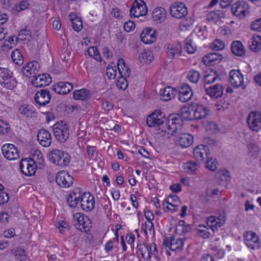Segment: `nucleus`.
Wrapping results in <instances>:
<instances>
[{"label":"nucleus","mask_w":261,"mask_h":261,"mask_svg":"<svg viewBox=\"0 0 261 261\" xmlns=\"http://www.w3.org/2000/svg\"><path fill=\"white\" fill-rule=\"evenodd\" d=\"M18 35L19 36L22 37L21 39L23 40H30L32 38L31 32L30 30L27 29V27L20 30Z\"/></svg>","instance_id":"e2e57ef3"},{"label":"nucleus","mask_w":261,"mask_h":261,"mask_svg":"<svg viewBox=\"0 0 261 261\" xmlns=\"http://www.w3.org/2000/svg\"><path fill=\"white\" fill-rule=\"evenodd\" d=\"M171 15L177 19L185 17L188 14L187 7L183 3H175L171 5L170 7Z\"/></svg>","instance_id":"9b49d317"},{"label":"nucleus","mask_w":261,"mask_h":261,"mask_svg":"<svg viewBox=\"0 0 261 261\" xmlns=\"http://www.w3.org/2000/svg\"><path fill=\"white\" fill-rule=\"evenodd\" d=\"M57 184L61 188H69L73 182V178L65 171L58 172L56 176Z\"/></svg>","instance_id":"9d476101"},{"label":"nucleus","mask_w":261,"mask_h":261,"mask_svg":"<svg viewBox=\"0 0 261 261\" xmlns=\"http://www.w3.org/2000/svg\"><path fill=\"white\" fill-rule=\"evenodd\" d=\"M48 157L52 163L61 167L67 166L71 160V156L68 153L57 149H53Z\"/></svg>","instance_id":"f257e3e1"},{"label":"nucleus","mask_w":261,"mask_h":261,"mask_svg":"<svg viewBox=\"0 0 261 261\" xmlns=\"http://www.w3.org/2000/svg\"><path fill=\"white\" fill-rule=\"evenodd\" d=\"M194 111V119L199 120L206 118L210 114L208 109L201 105H196Z\"/></svg>","instance_id":"cd10ccee"},{"label":"nucleus","mask_w":261,"mask_h":261,"mask_svg":"<svg viewBox=\"0 0 261 261\" xmlns=\"http://www.w3.org/2000/svg\"><path fill=\"white\" fill-rule=\"evenodd\" d=\"M140 38L144 43L151 44L156 39L155 31L152 28H146L142 32Z\"/></svg>","instance_id":"b1692460"},{"label":"nucleus","mask_w":261,"mask_h":261,"mask_svg":"<svg viewBox=\"0 0 261 261\" xmlns=\"http://www.w3.org/2000/svg\"><path fill=\"white\" fill-rule=\"evenodd\" d=\"M4 156L9 160H15L19 158V152L17 148L12 144H6L2 147Z\"/></svg>","instance_id":"f8f14e48"},{"label":"nucleus","mask_w":261,"mask_h":261,"mask_svg":"<svg viewBox=\"0 0 261 261\" xmlns=\"http://www.w3.org/2000/svg\"><path fill=\"white\" fill-rule=\"evenodd\" d=\"M147 13V9L144 2L142 0H135L129 10L130 16L138 18L146 15Z\"/></svg>","instance_id":"0eeeda50"},{"label":"nucleus","mask_w":261,"mask_h":261,"mask_svg":"<svg viewBox=\"0 0 261 261\" xmlns=\"http://www.w3.org/2000/svg\"><path fill=\"white\" fill-rule=\"evenodd\" d=\"M200 73L195 70H191L188 72L187 79L193 83H197L200 79Z\"/></svg>","instance_id":"3c124183"},{"label":"nucleus","mask_w":261,"mask_h":261,"mask_svg":"<svg viewBox=\"0 0 261 261\" xmlns=\"http://www.w3.org/2000/svg\"><path fill=\"white\" fill-rule=\"evenodd\" d=\"M88 54L90 56L92 57L98 61H100L101 60L100 55L96 47H90L88 49Z\"/></svg>","instance_id":"5fc2aeb1"},{"label":"nucleus","mask_w":261,"mask_h":261,"mask_svg":"<svg viewBox=\"0 0 261 261\" xmlns=\"http://www.w3.org/2000/svg\"><path fill=\"white\" fill-rule=\"evenodd\" d=\"M193 155L197 162L200 163L204 159H208L210 153L207 146L200 145L194 148Z\"/></svg>","instance_id":"f3484780"},{"label":"nucleus","mask_w":261,"mask_h":261,"mask_svg":"<svg viewBox=\"0 0 261 261\" xmlns=\"http://www.w3.org/2000/svg\"><path fill=\"white\" fill-rule=\"evenodd\" d=\"M232 53L237 56L243 57L245 55V49L242 43L240 41H234L231 45Z\"/></svg>","instance_id":"e433bc0d"},{"label":"nucleus","mask_w":261,"mask_h":261,"mask_svg":"<svg viewBox=\"0 0 261 261\" xmlns=\"http://www.w3.org/2000/svg\"><path fill=\"white\" fill-rule=\"evenodd\" d=\"M176 90L170 87H167L160 90V98L163 101H168L176 96Z\"/></svg>","instance_id":"7c9ffc66"},{"label":"nucleus","mask_w":261,"mask_h":261,"mask_svg":"<svg viewBox=\"0 0 261 261\" xmlns=\"http://www.w3.org/2000/svg\"><path fill=\"white\" fill-rule=\"evenodd\" d=\"M19 168L23 174L31 176L36 173L37 166L34 160L30 158H24L21 160Z\"/></svg>","instance_id":"423d86ee"},{"label":"nucleus","mask_w":261,"mask_h":261,"mask_svg":"<svg viewBox=\"0 0 261 261\" xmlns=\"http://www.w3.org/2000/svg\"><path fill=\"white\" fill-rule=\"evenodd\" d=\"M81 193L80 189H74L68 195L67 202L71 207H75L77 204L80 201Z\"/></svg>","instance_id":"c85d7f7f"},{"label":"nucleus","mask_w":261,"mask_h":261,"mask_svg":"<svg viewBox=\"0 0 261 261\" xmlns=\"http://www.w3.org/2000/svg\"><path fill=\"white\" fill-rule=\"evenodd\" d=\"M222 59V56L217 53L213 52L207 54L203 58V61L205 64L213 65L220 62Z\"/></svg>","instance_id":"72a5a7b5"},{"label":"nucleus","mask_w":261,"mask_h":261,"mask_svg":"<svg viewBox=\"0 0 261 261\" xmlns=\"http://www.w3.org/2000/svg\"><path fill=\"white\" fill-rule=\"evenodd\" d=\"M166 120V118L162 116L160 112H154L149 115L147 118L146 123L150 127L163 125Z\"/></svg>","instance_id":"dca6fc26"},{"label":"nucleus","mask_w":261,"mask_h":261,"mask_svg":"<svg viewBox=\"0 0 261 261\" xmlns=\"http://www.w3.org/2000/svg\"><path fill=\"white\" fill-rule=\"evenodd\" d=\"M219 179L220 180V184L227 185L230 180L229 172L225 171L219 175Z\"/></svg>","instance_id":"052dcab7"},{"label":"nucleus","mask_w":261,"mask_h":261,"mask_svg":"<svg viewBox=\"0 0 261 261\" xmlns=\"http://www.w3.org/2000/svg\"><path fill=\"white\" fill-rule=\"evenodd\" d=\"M152 54V53L149 50H144L139 55V58L142 62L146 64L150 63L153 58Z\"/></svg>","instance_id":"8fccbe9b"},{"label":"nucleus","mask_w":261,"mask_h":261,"mask_svg":"<svg viewBox=\"0 0 261 261\" xmlns=\"http://www.w3.org/2000/svg\"><path fill=\"white\" fill-rule=\"evenodd\" d=\"M225 222V214L221 215L219 217H216L211 216L207 219V225L214 231L215 229L222 226Z\"/></svg>","instance_id":"5701e85b"},{"label":"nucleus","mask_w":261,"mask_h":261,"mask_svg":"<svg viewBox=\"0 0 261 261\" xmlns=\"http://www.w3.org/2000/svg\"><path fill=\"white\" fill-rule=\"evenodd\" d=\"M29 7V4L27 1H21L18 5H15L16 10L17 12L24 10L28 8Z\"/></svg>","instance_id":"69168bd1"},{"label":"nucleus","mask_w":261,"mask_h":261,"mask_svg":"<svg viewBox=\"0 0 261 261\" xmlns=\"http://www.w3.org/2000/svg\"><path fill=\"white\" fill-rule=\"evenodd\" d=\"M51 96V95L48 90L41 89L36 92L34 96V99L38 104L45 106L49 102Z\"/></svg>","instance_id":"a211bd4d"},{"label":"nucleus","mask_w":261,"mask_h":261,"mask_svg":"<svg viewBox=\"0 0 261 261\" xmlns=\"http://www.w3.org/2000/svg\"><path fill=\"white\" fill-rule=\"evenodd\" d=\"M224 47L225 43L219 39H215L211 46V48L215 50H222Z\"/></svg>","instance_id":"13d9d810"},{"label":"nucleus","mask_w":261,"mask_h":261,"mask_svg":"<svg viewBox=\"0 0 261 261\" xmlns=\"http://www.w3.org/2000/svg\"><path fill=\"white\" fill-rule=\"evenodd\" d=\"M71 83L65 82H60L53 86V90L59 94H66L72 89Z\"/></svg>","instance_id":"bb28decb"},{"label":"nucleus","mask_w":261,"mask_h":261,"mask_svg":"<svg viewBox=\"0 0 261 261\" xmlns=\"http://www.w3.org/2000/svg\"><path fill=\"white\" fill-rule=\"evenodd\" d=\"M192 109L190 107H183L180 110L181 118L185 120H192L194 119V115H192Z\"/></svg>","instance_id":"c03bdc74"},{"label":"nucleus","mask_w":261,"mask_h":261,"mask_svg":"<svg viewBox=\"0 0 261 261\" xmlns=\"http://www.w3.org/2000/svg\"><path fill=\"white\" fill-rule=\"evenodd\" d=\"M166 52L168 58L173 59L176 55H180L181 46L178 43H168L165 45Z\"/></svg>","instance_id":"393cba45"},{"label":"nucleus","mask_w":261,"mask_h":261,"mask_svg":"<svg viewBox=\"0 0 261 261\" xmlns=\"http://www.w3.org/2000/svg\"><path fill=\"white\" fill-rule=\"evenodd\" d=\"M53 130L56 140L60 143L65 142L69 138L68 125L63 121L55 123L53 126Z\"/></svg>","instance_id":"20e7f679"},{"label":"nucleus","mask_w":261,"mask_h":261,"mask_svg":"<svg viewBox=\"0 0 261 261\" xmlns=\"http://www.w3.org/2000/svg\"><path fill=\"white\" fill-rule=\"evenodd\" d=\"M166 17V12L162 7L156 8L153 10L152 18L153 21L156 23L164 21Z\"/></svg>","instance_id":"2f4dec72"},{"label":"nucleus","mask_w":261,"mask_h":261,"mask_svg":"<svg viewBox=\"0 0 261 261\" xmlns=\"http://www.w3.org/2000/svg\"><path fill=\"white\" fill-rule=\"evenodd\" d=\"M259 153L260 148L258 145L254 143H251L248 145L246 154L250 161L257 159Z\"/></svg>","instance_id":"473e14b6"},{"label":"nucleus","mask_w":261,"mask_h":261,"mask_svg":"<svg viewBox=\"0 0 261 261\" xmlns=\"http://www.w3.org/2000/svg\"><path fill=\"white\" fill-rule=\"evenodd\" d=\"M199 163L190 161L185 163L184 165L185 171L189 174H193L199 168Z\"/></svg>","instance_id":"79ce46f5"},{"label":"nucleus","mask_w":261,"mask_h":261,"mask_svg":"<svg viewBox=\"0 0 261 261\" xmlns=\"http://www.w3.org/2000/svg\"><path fill=\"white\" fill-rule=\"evenodd\" d=\"M247 123L250 129L257 132L261 129V114L258 112H251L247 118Z\"/></svg>","instance_id":"1a4fd4ad"},{"label":"nucleus","mask_w":261,"mask_h":261,"mask_svg":"<svg viewBox=\"0 0 261 261\" xmlns=\"http://www.w3.org/2000/svg\"><path fill=\"white\" fill-rule=\"evenodd\" d=\"M224 87L218 83L213 87H210L206 89V93L211 97L217 98L223 94Z\"/></svg>","instance_id":"c756f323"},{"label":"nucleus","mask_w":261,"mask_h":261,"mask_svg":"<svg viewBox=\"0 0 261 261\" xmlns=\"http://www.w3.org/2000/svg\"><path fill=\"white\" fill-rule=\"evenodd\" d=\"M232 13L237 16L243 17L245 16V2L238 1L231 6Z\"/></svg>","instance_id":"4c0bfd02"},{"label":"nucleus","mask_w":261,"mask_h":261,"mask_svg":"<svg viewBox=\"0 0 261 261\" xmlns=\"http://www.w3.org/2000/svg\"><path fill=\"white\" fill-rule=\"evenodd\" d=\"M117 68L120 76L129 77L131 71L122 58H119L117 62Z\"/></svg>","instance_id":"c9c22d12"},{"label":"nucleus","mask_w":261,"mask_h":261,"mask_svg":"<svg viewBox=\"0 0 261 261\" xmlns=\"http://www.w3.org/2000/svg\"><path fill=\"white\" fill-rule=\"evenodd\" d=\"M89 96V91L85 89L74 91L73 97L75 99L85 100Z\"/></svg>","instance_id":"37998d69"},{"label":"nucleus","mask_w":261,"mask_h":261,"mask_svg":"<svg viewBox=\"0 0 261 261\" xmlns=\"http://www.w3.org/2000/svg\"><path fill=\"white\" fill-rule=\"evenodd\" d=\"M229 81L233 87L239 88L243 86L244 76L239 70H232L229 72Z\"/></svg>","instance_id":"6ab92c4d"},{"label":"nucleus","mask_w":261,"mask_h":261,"mask_svg":"<svg viewBox=\"0 0 261 261\" xmlns=\"http://www.w3.org/2000/svg\"><path fill=\"white\" fill-rule=\"evenodd\" d=\"M129 77H124L123 76L118 77L116 82L117 87L120 89L125 90L128 86L127 79Z\"/></svg>","instance_id":"603ef678"},{"label":"nucleus","mask_w":261,"mask_h":261,"mask_svg":"<svg viewBox=\"0 0 261 261\" xmlns=\"http://www.w3.org/2000/svg\"><path fill=\"white\" fill-rule=\"evenodd\" d=\"M106 75L110 80L114 79L116 76V70L112 66L109 65L106 69Z\"/></svg>","instance_id":"0e129e2a"},{"label":"nucleus","mask_w":261,"mask_h":261,"mask_svg":"<svg viewBox=\"0 0 261 261\" xmlns=\"http://www.w3.org/2000/svg\"><path fill=\"white\" fill-rule=\"evenodd\" d=\"M147 255H149L150 257V261H151V258L153 256L156 259H157L158 252L156 249V246L155 243H152L148 247V252L147 253Z\"/></svg>","instance_id":"6e6d98bb"},{"label":"nucleus","mask_w":261,"mask_h":261,"mask_svg":"<svg viewBox=\"0 0 261 261\" xmlns=\"http://www.w3.org/2000/svg\"><path fill=\"white\" fill-rule=\"evenodd\" d=\"M248 46L251 51L257 53L261 49V36L254 35L250 41L248 42Z\"/></svg>","instance_id":"f704fd0d"},{"label":"nucleus","mask_w":261,"mask_h":261,"mask_svg":"<svg viewBox=\"0 0 261 261\" xmlns=\"http://www.w3.org/2000/svg\"><path fill=\"white\" fill-rule=\"evenodd\" d=\"M17 82L13 76V72L6 68H0V85L4 88L13 90L17 86Z\"/></svg>","instance_id":"f03ea898"},{"label":"nucleus","mask_w":261,"mask_h":261,"mask_svg":"<svg viewBox=\"0 0 261 261\" xmlns=\"http://www.w3.org/2000/svg\"><path fill=\"white\" fill-rule=\"evenodd\" d=\"M217 164L216 160L209 156V158L206 159L205 167L209 170L214 171L217 168Z\"/></svg>","instance_id":"bf43d9fd"},{"label":"nucleus","mask_w":261,"mask_h":261,"mask_svg":"<svg viewBox=\"0 0 261 261\" xmlns=\"http://www.w3.org/2000/svg\"><path fill=\"white\" fill-rule=\"evenodd\" d=\"M18 110L20 114L25 117H32L35 111L33 106L28 104L21 105Z\"/></svg>","instance_id":"58836bf2"},{"label":"nucleus","mask_w":261,"mask_h":261,"mask_svg":"<svg viewBox=\"0 0 261 261\" xmlns=\"http://www.w3.org/2000/svg\"><path fill=\"white\" fill-rule=\"evenodd\" d=\"M208 228L202 225H200L198 226V228L197 229V231L198 234L202 237L204 239H206L209 238L210 233L208 231Z\"/></svg>","instance_id":"4d7b16f0"},{"label":"nucleus","mask_w":261,"mask_h":261,"mask_svg":"<svg viewBox=\"0 0 261 261\" xmlns=\"http://www.w3.org/2000/svg\"><path fill=\"white\" fill-rule=\"evenodd\" d=\"M163 244L172 251H179L182 249L184 243L180 238L170 236L164 238Z\"/></svg>","instance_id":"6e6552de"},{"label":"nucleus","mask_w":261,"mask_h":261,"mask_svg":"<svg viewBox=\"0 0 261 261\" xmlns=\"http://www.w3.org/2000/svg\"><path fill=\"white\" fill-rule=\"evenodd\" d=\"M11 58L14 63L19 65H22L24 61L23 57L18 49H15L12 51Z\"/></svg>","instance_id":"49530a36"},{"label":"nucleus","mask_w":261,"mask_h":261,"mask_svg":"<svg viewBox=\"0 0 261 261\" xmlns=\"http://www.w3.org/2000/svg\"><path fill=\"white\" fill-rule=\"evenodd\" d=\"M37 138L39 144L43 147H48L51 144V134L45 129L42 128L38 131Z\"/></svg>","instance_id":"412c9836"},{"label":"nucleus","mask_w":261,"mask_h":261,"mask_svg":"<svg viewBox=\"0 0 261 261\" xmlns=\"http://www.w3.org/2000/svg\"><path fill=\"white\" fill-rule=\"evenodd\" d=\"M12 253L15 256L16 259L20 261H24L27 259V255L24 249L18 246L11 250Z\"/></svg>","instance_id":"a19ab883"},{"label":"nucleus","mask_w":261,"mask_h":261,"mask_svg":"<svg viewBox=\"0 0 261 261\" xmlns=\"http://www.w3.org/2000/svg\"><path fill=\"white\" fill-rule=\"evenodd\" d=\"M193 96V91L191 87L187 84L182 83L178 93V99L182 102L190 100Z\"/></svg>","instance_id":"aec40b11"},{"label":"nucleus","mask_w":261,"mask_h":261,"mask_svg":"<svg viewBox=\"0 0 261 261\" xmlns=\"http://www.w3.org/2000/svg\"><path fill=\"white\" fill-rule=\"evenodd\" d=\"M51 82L50 75L47 74H42L35 75L32 81V85L36 87H45Z\"/></svg>","instance_id":"4be33fe9"},{"label":"nucleus","mask_w":261,"mask_h":261,"mask_svg":"<svg viewBox=\"0 0 261 261\" xmlns=\"http://www.w3.org/2000/svg\"><path fill=\"white\" fill-rule=\"evenodd\" d=\"M184 48L189 54H194L196 50V46L193 44L190 38H187L185 40Z\"/></svg>","instance_id":"09e8293b"},{"label":"nucleus","mask_w":261,"mask_h":261,"mask_svg":"<svg viewBox=\"0 0 261 261\" xmlns=\"http://www.w3.org/2000/svg\"><path fill=\"white\" fill-rule=\"evenodd\" d=\"M70 20L72 28L75 31L79 32L82 29L83 27L82 22L79 17L75 16L73 18H71Z\"/></svg>","instance_id":"864d4df0"},{"label":"nucleus","mask_w":261,"mask_h":261,"mask_svg":"<svg viewBox=\"0 0 261 261\" xmlns=\"http://www.w3.org/2000/svg\"><path fill=\"white\" fill-rule=\"evenodd\" d=\"M73 223L77 229L85 232L89 231L92 226L89 218L80 213L73 215Z\"/></svg>","instance_id":"39448f33"},{"label":"nucleus","mask_w":261,"mask_h":261,"mask_svg":"<svg viewBox=\"0 0 261 261\" xmlns=\"http://www.w3.org/2000/svg\"><path fill=\"white\" fill-rule=\"evenodd\" d=\"M258 237L255 232L251 231H246V245L248 247H250L253 250L256 248H258Z\"/></svg>","instance_id":"a878e982"},{"label":"nucleus","mask_w":261,"mask_h":261,"mask_svg":"<svg viewBox=\"0 0 261 261\" xmlns=\"http://www.w3.org/2000/svg\"><path fill=\"white\" fill-rule=\"evenodd\" d=\"M165 125L168 129V134L171 136L178 133L181 128L183 120L179 114L170 115L165 120Z\"/></svg>","instance_id":"7ed1b4c3"},{"label":"nucleus","mask_w":261,"mask_h":261,"mask_svg":"<svg viewBox=\"0 0 261 261\" xmlns=\"http://www.w3.org/2000/svg\"><path fill=\"white\" fill-rule=\"evenodd\" d=\"M40 68L38 62L36 61H33L27 63L21 68V72L23 76L28 77H33L39 71Z\"/></svg>","instance_id":"4468645a"},{"label":"nucleus","mask_w":261,"mask_h":261,"mask_svg":"<svg viewBox=\"0 0 261 261\" xmlns=\"http://www.w3.org/2000/svg\"><path fill=\"white\" fill-rule=\"evenodd\" d=\"M177 134L175 142L177 145L184 148L189 147L193 144L194 138L190 134L180 133L179 132Z\"/></svg>","instance_id":"2eb2a0df"},{"label":"nucleus","mask_w":261,"mask_h":261,"mask_svg":"<svg viewBox=\"0 0 261 261\" xmlns=\"http://www.w3.org/2000/svg\"><path fill=\"white\" fill-rule=\"evenodd\" d=\"M123 28L126 32H129L135 29V24L133 21L129 20L124 23Z\"/></svg>","instance_id":"338daca9"},{"label":"nucleus","mask_w":261,"mask_h":261,"mask_svg":"<svg viewBox=\"0 0 261 261\" xmlns=\"http://www.w3.org/2000/svg\"><path fill=\"white\" fill-rule=\"evenodd\" d=\"M224 13L218 11H214L209 12L206 15V19L208 21L216 23L217 22L220 21L223 18H224Z\"/></svg>","instance_id":"ea45409f"},{"label":"nucleus","mask_w":261,"mask_h":261,"mask_svg":"<svg viewBox=\"0 0 261 261\" xmlns=\"http://www.w3.org/2000/svg\"><path fill=\"white\" fill-rule=\"evenodd\" d=\"M10 129V125L7 121L0 120V134L3 135L7 134Z\"/></svg>","instance_id":"680f3d73"},{"label":"nucleus","mask_w":261,"mask_h":261,"mask_svg":"<svg viewBox=\"0 0 261 261\" xmlns=\"http://www.w3.org/2000/svg\"><path fill=\"white\" fill-rule=\"evenodd\" d=\"M251 29L254 31L261 32V18L253 22L251 25Z\"/></svg>","instance_id":"774afa93"},{"label":"nucleus","mask_w":261,"mask_h":261,"mask_svg":"<svg viewBox=\"0 0 261 261\" xmlns=\"http://www.w3.org/2000/svg\"><path fill=\"white\" fill-rule=\"evenodd\" d=\"M221 79L216 74V71H211L208 74H205L204 81L205 84H210L216 82H220Z\"/></svg>","instance_id":"a18cd8bd"},{"label":"nucleus","mask_w":261,"mask_h":261,"mask_svg":"<svg viewBox=\"0 0 261 261\" xmlns=\"http://www.w3.org/2000/svg\"><path fill=\"white\" fill-rule=\"evenodd\" d=\"M81 207L87 212L91 211L94 207V198L89 192H85L80 198Z\"/></svg>","instance_id":"ddd939ff"},{"label":"nucleus","mask_w":261,"mask_h":261,"mask_svg":"<svg viewBox=\"0 0 261 261\" xmlns=\"http://www.w3.org/2000/svg\"><path fill=\"white\" fill-rule=\"evenodd\" d=\"M137 248L140 251L141 257L147 261H150L149 256L146 255L147 252H148V247L144 243H142L138 244Z\"/></svg>","instance_id":"de8ad7c7"}]
</instances>
